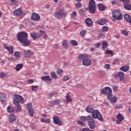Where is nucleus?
Masks as SVG:
<instances>
[{
	"label": "nucleus",
	"mask_w": 131,
	"mask_h": 131,
	"mask_svg": "<svg viewBox=\"0 0 131 131\" xmlns=\"http://www.w3.org/2000/svg\"><path fill=\"white\" fill-rule=\"evenodd\" d=\"M18 41H20L23 43V47H29L30 46V40L27 39L28 38V34L27 33H18L16 35Z\"/></svg>",
	"instance_id": "obj_1"
},
{
	"label": "nucleus",
	"mask_w": 131,
	"mask_h": 131,
	"mask_svg": "<svg viewBox=\"0 0 131 131\" xmlns=\"http://www.w3.org/2000/svg\"><path fill=\"white\" fill-rule=\"evenodd\" d=\"M14 97L15 98L13 100V104L15 106H16L17 109L16 110V112H18V111H21V105H20V103L21 104H24V99H23V97L18 94H15L14 95Z\"/></svg>",
	"instance_id": "obj_2"
},
{
	"label": "nucleus",
	"mask_w": 131,
	"mask_h": 131,
	"mask_svg": "<svg viewBox=\"0 0 131 131\" xmlns=\"http://www.w3.org/2000/svg\"><path fill=\"white\" fill-rule=\"evenodd\" d=\"M112 20L113 21H120L122 19V15L120 12L117 10H115L112 11Z\"/></svg>",
	"instance_id": "obj_3"
},
{
	"label": "nucleus",
	"mask_w": 131,
	"mask_h": 131,
	"mask_svg": "<svg viewBox=\"0 0 131 131\" xmlns=\"http://www.w3.org/2000/svg\"><path fill=\"white\" fill-rule=\"evenodd\" d=\"M92 116L93 118H95V119H98L100 121H104V119H103V117H102V115L99 111L96 110L92 113Z\"/></svg>",
	"instance_id": "obj_4"
},
{
	"label": "nucleus",
	"mask_w": 131,
	"mask_h": 131,
	"mask_svg": "<svg viewBox=\"0 0 131 131\" xmlns=\"http://www.w3.org/2000/svg\"><path fill=\"white\" fill-rule=\"evenodd\" d=\"M89 12L92 14L96 13V4L94 0H91L89 5Z\"/></svg>",
	"instance_id": "obj_5"
},
{
	"label": "nucleus",
	"mask_w": 131,
	"mask_h": 131,
	"mask_svg": "<svg viewBox=\"0 0 131 131\" xmlns=\"http://www.w3.org/2000/svg\"><path fill=\"white\" fill-rule=\"evenodd\" d=\"M101 93L102 95H104V96L112 97V90L109 87H105L103 88Z\"/></svg>",
	"instance_id": "obj_6"
},
{
	"label": "nucleus",
	"mask_w": 131,
	"mask_h": 131,
	"mask_svg": "<svg viewBox=\"0 0 131 131\" xmlns=\"http://www.w3.org/2000/svg\"><path fill=\"white\" fill-rule=\"evenodd\" d=\"M41 35H42L45 39H47V38H48V35L46 33H43L42 34L40 33H31V37H32L34 40L37 39V38H39Z\"/></svg>",
	"instance_id": "obj_7"
},
{
	"label": "nucleus",
	"mask_w": 131,
	"mask_h": 131,
	"mask_svg": "<svg viewBox=\"0 0 131 131\" xmlns=\"http://www.w3.org/2000/svg\"><path fill=\"white\" fill-rule=\"evenodd\" d=\"M88 122L91 129H94L96 127V124L95 123V119L91 116H88Z\"/></svg>",
	"instance_id": "obj_8"
},
{
	"label": "nucleus",
	"mask_w": 131,
	"mask_h": 131,
	"mask_svg": "<svg viewBox=\"0 0 131 131\" xmlns=\"http://www.w3.org/2000/svg\"><path fill=\"white\" fill-rule=\"evenodd\" d=\"M27 109L30 116H32V117L33 116L34 111L33 110V108H32V103H28L27 105Z\"/></svg>",
	"instance_id": "obj_9"
},
{
	"label": "nucleus",
	"mask_w": 131,
	"mask_h": 131,
	"mask_svg": "<svg viewBox=\"0 0 131 131\" xmlns=\"http://www.w3.org/2000/svg\"><path fill=\"white\" fill-rule=\"evenodd\" d=\"M82 64L83 66H90L92 64V59L87 57L83 60Z\"/></svg>",
	"instance_id": "obj_10"
},
{
	"label": "nucleus",
	"mask_w": 131,
	"mask_h": 131,
	"mask_svg": "<svg viewBox=\"0 0 131 131\" xmlns=\"http://www.w3.org/2000/svg\"><path fill=\"white\" fill-rule=\"evenodd\" d=\"M4 48L5 50H7V51H8L9 54H14V47L13 46H11L9 47L7 45L4 43Z\"/></svg>",
	"instance_id": "obj_11"
},
{
	"label": "nucleus",
	"mask_w": 131,
	"mask_h": 131,
	"mask_svg": "<svg viewBox=\"0 0 131 131\" xmlns=\"http://www.w3.org/2000/svg\"><path fill=\"white\" fill-rule=\"evenodd\" d=\"M53 16L56 18H60L63 17V16H65V13L62 11H56L54 13Z\"/></svg>",
	"instance_id": "obj_12"
},
{
	"label": "nucleus",
	"mask_w": 131,
	"mask_h": 131,
	"mask_svg": "<svg viewBox=\"0 0 131 131\" xmlns=\"http://www.w3.org/2000/svg\"><path fill=\"white\" fill-rule=\"evenodd\" d=\"M53 122L55 124H57V125H62V121H60V118L58 117L54 116L53 117Z\"/></svg>",
	"instance_id": "obj_13"
},
{
	"label": "nucleus",
	"mask_w": 131,
	"mask_h": 131,
	"mask_svg": "<svg viewBox=\"0 0 131 131\" xmlns=\"http://www.w3.org/2000/svg\"><path fill=\"white\" fill-rule=\"evenodd\" d=\"M31 18V19L33 20V21H38V20L40 19V16H39V15H38V14L35 12H34L32 13V16Z\"/></svg>",
	"instance_id": "obj_14"
},
{
	"label": "nucleus",
	"mask_w": 131,
	"mask_h": 131,
	"mask_svg": "<svg viewBox=\"0 0 131 131\" xmlns=\"http://www.w3.org/2000/svg\"><path fill=\"white\" fill-rule=\"evenodd\" d=\"M23 55L26 57V58H28V57H30V56H33L34 55V53L30 50H24L23 52Z\"/></svg>",
	"instance_id": "obj_15"
},
{
	"label": "nucleus",
	"mask_w": 131,
	"mask_h": 131,
	"mask_svg": "<svg viewBox=\"0 0 131 131\" xmlns=\"http://www.w3.org/2000/svg\"><path fill=\"white\" fill-rule=\"evenodd\" d=\"M117 119H118V120L116 121L117 124H120L121 121L124 119V117L122 116L121 114H119L117 116Z\"/></svg>",
	"instance_id": "obj_16"
},
{
	"label": "nucleus",
	"mask_w": 131,
	"mask_h": 131,
	"mask_svg": "<svg viewBox=\"0 0 131 131\" xmlns=\"http://www.w3.org/2000/svg\"><path fill=\"white\" fill-rule=\"evenodd\" d=\"M14 16H17V17H21L22 16V9L18 8L14 10Z\"/></svg>",
	"instance_id": "obj_17"
},
{
	"label": "nucleus",
	"mask_w": 131,
	"mask_h": 131,
	"mask_svg": "<svg viewBox=\"0 0 131 131\" xmlns=\"http://www.w3.org/2000/svg\"><path fill=\"white\" fill-rule=\"evenodd\" d=\"M41 79L46 82H50L52 81V78L50 76H43L41 77Z\"/></svg>",
	"instance_id": "obj_18"
},
{
	"label": "nucleus",
	"mask_w": 131,
	"mask_h": 131,
	"mask_svg": "<svg viewBox=\"0 0 131 131\" xmlns=\"http://www.w3.org/2000/svg\"><path fill=\"white\" fill-rule=\"evenodd\" d=\"M112 96H107V100H109L110 101L111 104H114V103H116L117 102V98L116 97H113V98H111Z\"/></svg>",
	"instance_id": "obj_19"
},
{
	"label": "nucleus",
	"mask_w": 131,
	"mask_h": 131,
	"mask_svg": "<svg viewBox=\"0 0 131 131\" xmlns=\"http://www.w3.org/2000/svg\"><path fill=\"white\" fill-rule=\"evenodd\" d=\"M85 23L89 26V27H91V26H93V20L90 18H86L85 20Z\"/></svg>",
	"instance_id": "obj_20"
},
{
	"label": "nucleus",
	"mask_w": 131,
	"mask_h": 131,
	"mask_svg": "<svg viewBox=\"0 0 131 131\" xmlns=\"http://www.w3.org/2000/svg\"><path fill=\"white\" fill-rule=\"evenodd\" d=\"M86 111L88 113H93L94 111H95V108L92 105H88L86 107Z\"/></svg>",
	"instance_id": "obj_21"
},
{
	"label": "nucleus",
	"mask_w": 131,
	"mask_h": 131,
	"mask_svg": "<svg viewBox=\"0 0 131 131\" xmlns=\"http://www.w3.org/2000/svg\"><path fill=\"white\" fill-rule=\"evenodd\" d=\"M61 102H62V100H61L60 99H56L51 101L50 103L52 105H58V104H60V103H61Z\"/></svg>",
	"instance_id": "obj_22"
},
{
	"label": "nucleus",
	"mask_w": 131,
	"mask_h": 131,
	"mask_svg": "<svg viewBox=\"0 0 131 131\" xmlns=\"http://www.w3.org/2000/svg\"><path fill=\"white\" fill-rule=\"evenodd\" d=\"M9 121L10 122H14V121H16V116L14 114H11L9 116Z\"/></svg>",
	"instance_id": "obj_23"
},
{
	"label": "nucleus",
	"mask_w": 131,
	"mask_h": 131,
	"mask_svg": "<svg viewBox=\"0 0 131 131\" xmlns=\"http://www.w3.org/2000/svg\"><path fill=\"white\" fill-rule=\"evenodd\" d=\"M89 57V55L88 54H80L79 56V60L82 61V60H84V59H86Z\"/></svg>",
	"instance_id": "obj_24"
},
{
	"label": "nucleus",
	"mask_w": 131,
	"mask_h": 131,
	"mask_svg": "<svg viewBox=\"0 0 131 131\" xmlns=\"http://www.w3.org/2000/svg\"><path fill=\"white\" fill-rule=\"evenodd\" d=\"M123 76H124V73H123L122 72H120L117 75H115L114 77L115 78H120Z\"/></svg>",
	"instance_id": "obj_25"
},
{
	"label": "nucleus",
	"mask_w": 131,
	"mask_h": 131,
	"mask_svg": "<svg viewBox=\"0 0 131 131\" xmlns=\"http://www.w3.org/2000/svg\"><path fill=\"white\" fill-rule=\"evenodd\" d=\"M120 70L121 71H123L124 72H126L127 71H128V69H129V67L127 66H124L120 68Z\"/></svg>",
	"instance_id": "obj_26"
},
{
	"label": "nucleus",
	"mask_w": 131,
	"mask_h": 131,
	"mask_svg": "<svg viewBox=\"0 0 131 131\" xmlns=\"http://www.w3.org/2000/svg\"><path fill=\"white\" fill-rule=\"evenodd\" d=\"M124 8L125 10H128V11L131 10V4L129 3H126L124 4Z\"/></svg>",
	"instance_id": "obj_27"
},
{
	"label": "nucleus",
	"mask_w": 131,
	"mask_h": 131,
	"mask_svg": "<svg viewBox=\"0 0 131 131\" xmlns=\"http://www.w3.org/2000/svg\"><path fill=\"white\" fill-rule=\"evenodd\" d=\"M107 48H108V43H107V41H103L102 46L101 47L102 50L104 51V50L107 49Z\"/></svg>",
	"instance_id": "obj_28"
},
{
	"label": "nucleus",
	"mask_w": 131,
	"mask_h": 131,
	"mask_svg": "<svg viewBox=\"0 0 131 131\" xmlns=\"http://www.w3.org/2000/svg\"><path fill=\"white\" fill-rule=\"evenodd\" d=\"M98 10L99 11H104V10H105V8H106L105 7H104V5H103L102 4H99L98 5Z\"/></svg>",
	"instance_id": "obj_29"
},
{
	"label": "nucleus",
	"mask_w": 131,
	"mask_h": 131,
	"mask_svg": "<svg viewBox=\"0 0 131 131\" xmlns=\"http://www.w3.org/2000/svg\"><path fill=\"white\" fill-rule=\"evenodd\" d=\"M23 67V64L21 63V64H18L16 65L15 69L16 70V71H20V70H21V69H22Z\"/></svg>",
	"instance_id": "obj_30"
},
{
	"label": "nucleus",
	"mask_w": 131,
	"mask_h": 131,
	"mask_svg": "<svg viewBox=\"0 0 131 131\" xmlns=\"http://www.w3.org/2000/svg\"><path fill=\"white\" fill-rule=\"evenodd\" d=\"M106 22V21L105 18H101L100 19L99 23H98V24H99V25H105Z\"/></svg>",
	"instance_id": "obj_31"
},
{
	"label": "nucleus",
	"mask_w": 131,
	"mask_h": 131,
	"mask_svg": "<svg viewBox=\"0 0 131 131\" xmlns=\"http://www.w3.org/2000/svg\"><path fill=\"white\" fill-rule=\"evenodd\" d=\"M66 97L67 102H68V103L72 102V99H71V96L70 95L67 94L66 96Z\"/></svg>",
	"instance_id": "obj_32"
},
{
	"label": "nucleus",
	"mask_w": 131,
	"mask_h": 131,
	"mask_svg": "<svg viewBox=\"0 0 131 131\" xmlns=\"http://www.w3.org/2000/svg\"><path fill=\"white\" fill-rule=\"evenodd\" d=\"M51 77L53 78L54 79H58V76H57V74H56V73L55 72H51Z\"/></svg>",
	"instance_id": "obj_33"
},
{
	"label": "nucleus",
	"mask_w": 131,
	"mask_h": 131,
	"mask_svg": "<svg viewBox=\"0 0 131 131\" xmlns=\"http://www.w3.org/2000/svg\"><path fill=\"white\" fill-rule=\"evenodd\" d=\"M40 121L41 122H46V123H50L51 122V120H50V119L42 118Z\"/></svg>",
	"instance_id": "obj_34"
},
{
	"label": "nucleus",
	"mask_w": 131,
	"mask_h": 131,
	"mask_svg": "<svg viewBox=\"0 0 131 131\" xmlns=\"http://www.w3.org/2000/svg\"><path fill=\"white\" fill-rule=\"evenodd\" d=\"M7 111L9 112V113H12V112H14V110L11 106H8L7 107Z\"/></svg>",
	"instance_id": "obj_35"
},
{
	"label": "nucleus",
	"mask_w": 131,
	"mask_h": 131,
	"mask_svg": "<svg viewBox=\"0 0 131 131\" xmlns=\"http://www.w3.org/2000/svg\"><path fill=\"white\" fill-rule=\"evenodd\" d=\"M62 45L63 48H64V49H66V48L68 47V43L67 42V40H63L62 41Z\"/></svg>",
	"instance_id": "obj_36"
},
{
	"label": "nucleus",
	"mask_w": 131,
	"mask_h": 131,
	"mask_svg": "<svg viewBox=\"0 0 131 131\" xmlns=\"http://www.w3.org/2000/svg\"><path fill=\"white\" fill-rule=\"evenodd\" d=\"M71 43L74 47H76V46L78 45V43L77 42V41H76L75 40H72L71 41Z\"/></svg>",
	"instance_id": "obj_37"
},
{
	"label": "nucleus",
	"mask_w": 131,
	"mask_h": 131,
	"mask_svg": "<svg viewBox=\"0 0 131 131\" xmlns=\"http://www.w3.org/2000/svg\"><path fill=\"white\" fill-rule=\"evenodd\" d=\"M70 79V78L68 76H64L62 78V80L63 82H65L69 80Z\"/></svg>",
	"instance_id": "obj_38"
},
{
	"label": "nucleus",
	"mask_w": 131,
	"mask_h": 131,
	"mask_svg": "<svg viewBox=\"0 0 131 131\" xmlns=\"http://www.w3.org/2000/svg\"><path fill=\"white\" fill-rule=\"evenodd\" d=\"M34 82V79H28L27 81V83H28V84H30L31 83H33Z\"/></svg>",
	"instance_id": "obj_39"
},
{
	"label": "nucleus",
	"mask_w": 131,
	"mask_h": 131,
	"mask_svg": "<svg viewBox=\"0 0 131 131\" xmlns=\"http://www.w3.org/2000/svg\"><path fill=\"white\" fill-rule=\"evenodd\" d=\"M57 74L58 75H61V74H63V71L62 69H58L56 72Z\"/></svg>",
	"instance_id": "obj_40"
},
{
	"label": "nucleus",
	"mask_w": 131,
	"mask_h": 131,
	"mask_svg": "<svg viewBox=\"0 0 131 131\" xmlns=\"http://www.w3.org/2000/svg\"><path fill=\"white\" fill-rule=\"evenodd\" d=\"M81 3H77L75 4V7L76 8H77V9H79L80 8H81Z\"/></svg>",
	"instance_id": "obj_41"
},
{
	"label": "nucleus",
	"mask_w": 131,
	"mask_h": 131,
	"mask_svg": "<svg viewBox=\"0 0 131 131\" xmlns=\"http://www.w3.org/2000/svg\"><path fill=\"white\" fill-rule=\"evenodd\" d=\"M106 53L108 55H111V56H113V51L112 50H106Z\"/></svg>",
	"instance_id": "obj_42"
},
{
	"label": "nucleus",
	"mask_w": 131,
	"mask_h": 131,
	"mask_svg": "<svg viewBox=\"0 0 131 131\" xmlns=\"http://www.w3.org/2000/svg\"><path fill=\"white\" fill-rule=\"evenodd\" d=\"M56 95H57V92H52L49 94V97L52 98V97H54V96H55Z\"/></svg>",
	"instance_id": "obj_43"
},
{
	"label": "nucleus",
	"mask_w": 131,
	"mask_h": 131,
	"mask_svg": "<svg viewBox=\"0 0 131 131\" xmlns=\"http://www.w3.org/2000/svg\"><path fill=\"white\" fill-rule=\"evenodd\" d=\"M14 56L16 58H19L20 57V52L16 51L14 53Z\"/></svg>",
	"instance_id": "obj_44"
},
{
	"label": "nucleus",
	"mask_w": 131,
	"mask_h": 131,
	"mask_svg": "<svg viewBox=\"0 0 131 131\" xmlns=\"http://www.w3.org/2000/svg\"><path fill=\"white\" fill-rule=\"evenodd\" d=\"M76 88H77L78 89H83L84 86L83 85L81 84H78L76 85Z\"/></svg>",
	"instance_id": "obj_45"
},
{
	"label": "nucleus",
	"mask_w": 131,
	"mask_h": 131,
	"mask_svg": "<svg viewBox=\"0 0 131 131\" xmlns=\"http://www.w3.org/2000/svg\"><path fill=\"white\" fill-rule=\"evenodd\" d=\"M81 120H82V121H83V122H84L86 120H87L88 121V117L86 118V117L84 116V117H81L80 118Z\"/></svg>",
	"instance_id": "obj_46"
},
{
	"label": "nucleus",
	"mask_w": 131,
	"mask_h": 131,
	"mask_svg": "<svg viewBox=\"0 0 131 131\" xmlns=\"http://www.w3.org/2000/svg\"><path fill=\"white\" fill-rule=\"evenodd\" d=\"M77 15V13H76V11H74L71 14V17L72 18H75L76 17V15Z\"/></svg>",
	"instance_id": "obj_47"
},
{
	"label": "nucleus",
	"mask_w": 131,
	"mask_h": 131,
	"mask_svg": "<svg viewBox=\"0 0 131 131\" xmlns=\"http://www.w3.org/2000/svg\"><path fill=\"white\" fill-rule=\"evenodd\" d=\"M122 107H123L122 104H117L116 105V109H121V108H122Z\"/></svg>",
	"instance_id": "obj_48"
},
{
	"label": "nucleus",
	"mask_w": 131,
	"mask_h": 131,
	"mask_svg": "<svg viewBox=\"0 0 131 131\" xmlns=\"http://www.w3.org/2000/svg\"><path fill=\"white\" fill-rule=\"evenodd\" d=\"M102 31L103 32H106V31H108V27L106 26H103L102 27Z\"/></svg>",
	"instance_id": "obj_49"
},
{
	"label": "nucleus",
	"mask_w": 131,
	"mask_h": 131,
	"mask_svg": "<svg viewBox=\"0 0 131 131\" xmlns=\"http://www.w3.org/2000/svg\"><path fill=\"white\" fill-rule=\"evenodd\" d=\"M121 2H123L124 4H129L130 3V0H120Z\"/></svg>",
	"instance_id": "obj_50"
},
{
	"label": "nucleus",
	"mask_w": 131,
	"mask_h": 131,
	"mask_svg": "<svg viewBox=\"0 0 131 131\" xmlns=\"http://www.w3.org/2000/svg\"><path fill=\"white\" fill-rule=\"evenodd\" d=\"M94 47L96 49H98V48H100V47H101V43H97L95 45Z\"/></svg>",
	"instance_id": "obj_51"
},
{
	"label": "nucleus",
	"mask_w": 131,
	"mask_h": 131,
	"mask_svg": "<svg viewBox=\"0 0 131 131\" xmlns=\"http://www.w3.org/2000/svg\"><path fill=\"white\" fill-rule=\"evenodd\" d=\"M6 76V75L4 73H0V77L1 78H4Z\"/></svg>",
	"instance_id": "obj_52"
},
{
	"label": "nucleus",
	"mask_w": 131,
	"mask_h": 131,
	"mask_svg": "<svg viewBox=\"0 0 131 131\" xmlns=\"http://www.w3.org/2000/svg\"><path fill=\"white\" fill-rule=\"evenodd\" d=\"M104 68H105V69H110V64H105Z\"/></svg>",
	"instance_id": "obj_53"
},
{
	"label": "nucleus",
	"mask_w": 131,
	"mask_h": 131,
	"mask_svg": "<svg viewBox=\"0 0 131 131\" xmlns=\"http://www.w3.org/2000/svg\"><path fill=\"white\" fill-rule=\"evenodd\" d=\"M32 90L34 91V92H36V90H35L34 89H37V88H38V86L32 85Z\"/></svg>",
	"instance_id": "obj_54"
},
{
	"label": "nucleus",
	"mask_w": 131,
	"mask_h": 131,
	"mask_svg": "<svg viewBox=\"0 0 131 131\" xmlns=\"http://www.w3.org/2000/svg\"><path fill=\"white\" fill-rule=\"evenodd\" d=\"M53 48H54V49H55V50H58V49H59V48H60V46H59V45H54L53 46Z\"/></svg>",
	"instance_id": "obj_55"
},
{
	"label": "nucleus",
	"mask_w": 131,
	"mask_h": 131,
	"mask_svg": "<svg viewBox=\"0 0 131 131\" xmlns=\"http://www.w3.org/2000/svg\"><path fill=\"white\" fill-rule=\"evenodd\" d=\"M77 123H78V124H79L80 125H82V124H83V122L80 120H78L77 121Z\"/></svg>",
	"instance_id": "obj_56"
},
{
	"label": "nucleus",
	"mask_w": 131,
	"mask_h": 131,
	"mask_svg": "<svg viewBox=\"0 0 131 131\" xmlns=\"http://www.w3.org/2000/svg\"><path fill=\"white\" fill-rule=\"evenodd\" d=\"M112 5H118V2L116 1H112Z\"/></svg>",
	"instance_id": "obj_57"
},
{
	"label": "nucleus",
	"mask_w": 131,
	"mask_h": 131,
	"mask_svg": "<svg viewBox=\"0 0 131 131\" xmlns=\"http://www.w3.org/2000/svg\"><path fill=\"white\" fill-rule=\"evenodd\" d=\"M114 64H118V63H119V60L117 59H115L114 61Z\"/></svg>",
	"instance_id": "obj_58"
},
{
	"label": "nucleus",
	"mask_w": 131,
	"mask_h": 131,
	"mask_svg": "<svg viewBox=\"0 0 131 131\" xmlns=\"http://www.w3.org/2000/svg\"><path fill=\"white\" fill-rule=\"evenodd\" d=\"M100 74H101V76H102V77H104V76H105V73L103 72H100Z\"/></svg>",
	"instance_id": "obj_59"
},
{
	"label": "nucleus",
	"mask_w": 131,
	"mask_h": 131,
	"mask_svg": "<svg viewBox=\"0 0 131 131\" xmlns=\"http://www.w3.org/2000/svg\"><path fill=\"white\" fill-rule=\"evenodd\" d=\"M113 90L114 92H116V91H117V87H116V86H114L113 87Z\"/></svg>",
	"instance_id": "obj_60"
},
{
	"label": "nucleus",
	"mask_w": 131,
	"mask_h": 131,
	"mask_svg": "<svg viewBox=\"0 0 131 131\" xmlns=\"http://www.w3.org/2000/svg\"><path fill=\"white\" fill-rule=\"evenodd\" d=\"M119 79L121 81H123V80H124V76H123V77H121Z\"/></svg>",
	"instance_id": "obj_61"
},
{
	"label": "nucleus",
	"mask_w": 131,
	"mask_h": 131,
	"mask_svg": "<svg viewBox=\"0 0 131 131\" xmlns=\"http://www.w3.org/2000/svg\"><path fill=\"white\" fill-rule=\"evenodd\" d=\"M103 34H100L98 36V38H101V37H103Z\"/></svg>",
	"instance_id": "obj_62"
},
{
	"label": "nucleus",
	"mask_w": 131,
	"mask_h": 131,
	"mask_svg": "<svg viewBox=\"0 0 131 131\" xmlns=\"http://www.w3.org/2000/svg\"><path fill=\"white\" fill-rule=\"evenodd\" d=\"M114 36L115 37H116V38H120V36L119 35H115Z\"/></svg>",
	"instance_id": "obj_63"
},
{
	"label": "nucleus",
	"mask_w": 131,
	"mask_h": 131,
	"mask_svg": "<svg viewBox=\"0 0 131 131\" xmlns=\"http://www.w3.org/2000/svg\"><path fill=\"white\" fill-rule=\"evenodd\" d=\"M122 33H127V31H126V30H122Z\"/></svg>",
	"instance_id": "obj_64"
}]
</instances>
